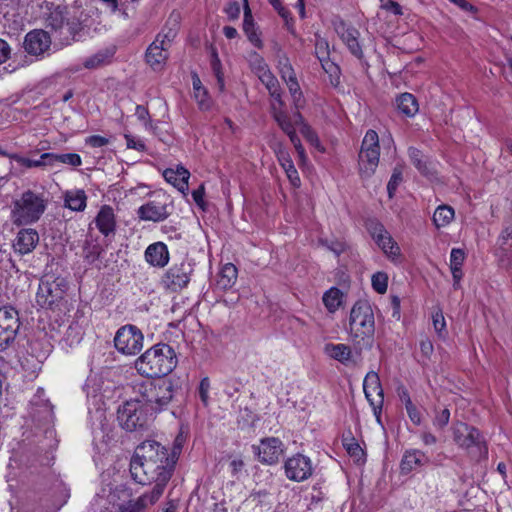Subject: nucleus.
I'll use <instances>...</instances> for the list:
<instances>
[{
	"label": "nucleus",
	"mask_w": 512,
	"mask_h": 512,
	"mask_svg": "<svg viewBox=\"0 0 512 512\" xmlns=\"http://www.w3.org/2000/svg\"><path fill=\"white\" fill-rule=\"evenodd\" d=\"M285 83L292 95L294 105L297 108L301 107L303 104V96H302V92H301L300 86L298 84L297 78L294 77L292 79H289V80L285 81Z\"/></svg>",
	"instance_id": "de8ad7c7"
},
{
	"label": "nucleus",
	"mask_w": 512,
	"mask_h": 512,
	"mask_svg": "<svg viewBox=\"0 0 512 512\" xmlns=\"http://www.w3.org/2000/svg\"><path fill=\"white\" fill-rule=\"evenodd\" d=\"M372 287L379 294H384L388 287V276L384 272H377L372 276Z\"/></svg>",
	"instance_id": "09e8293b"
},
{
	"label": "nucleus",
	"mask_w": 512,
	"mask_h": 512,
	"mask_svg": "<svg viewBox=\"0 0 512 512\" xmlns=\"http://www.w3.org/2000/svg\"><path fill=\"white\" fill-rule=\"evenodd\" d=\"M157 468L153 457L146 459L138 454L132 456L130 461V473L133 480L141 485H146L152 480L156 482Z\"/></svg>",
	"instance_id": "f8f14e48"
},
{
	"label": "nucleus",
	"mask_w": 512,
	"mask_h": 512,
	"mask_svg": "<svg viewBox=\"0 0 512 512\" xmlns=\"http://www.w3.org/2000/svg\"><path fill=\"white\" fill-rule=\"evenodd\" d=\"M300 132L311 145H313L317 148L320 147V142H319V138H318L317 134L314 132V130L308 124L302 123Z\"/></svg>",
	"instance_id": "4d7b16f0"
},
{
	"label": "nucleus",
	"mask_w": 512,
	"mask_h": 512,
	"mask_svg": "<svg viewBox=\"0 0 512 512\" xmlns=\"http://www.w3.org/2000/svg\"><path fill=\"white\" fill-rule=\"evenodd\" d=\"M85 143L93 148H100L109 143V140L100 135H92L85 139Z\"/></svg>",
	"instance_id": "338daca9"
},
{
	"label": "nucleus",
	"mask_w": 512,
	"mask_h": 512,
	"mask_svg": "<svg viewBox=\"0 0 512 512\" xmlns=\"http://www.w3.org/2000/svg\"><path fill=\"white\" fill-rule=\"evenodd\" d=\"M149 409L134 398L127 400L117 410L119 425L128 432H143L149 429L152 418Z\"/></svg>",
	"instance_id": "39448f33"
},
{
	"label": "nucleus",
	"mask_w": 512,
	"mask_h": 512,
	"mask_svg": "<svg viewBox=\"0 0 512 512\" xmlns=\"http://www.w3.org/2000/svg\"><path fill=\"white\" fill-rule=\"evenodd\" d=\"M250 66H251L252 71L257 76L262 74L263 71L268 70V66L265 63L264 59L256 52H254L251 55Z\"/></svg>",
	"instance_id": "5fc2aeb1"
},
{
	"label": "nucleus",
	"mask_w": 512,
	"mask_h": 512,
	"mask_svg": "<svg viewBox=\"0 0 512 512\" xmlns=\"http://www.w3.org/2000/svg\"><path fill=\"white\" fill-rule=\"evenodd\" d=\"M325 351L329 356L341 363H345L351 358V348L346 344H327Z\"/></svg>",
	"instance_id": "c9c22d12"
},
{
	"label": "nucleus",
	"mask_w": 512,
	"mask_h": 512,
	"mask_svg": "<svg viewBox=\"0 0 512 512\" xmlns=\"http://www.w3.org/2000/svg\"><path fill=\"white\" fill-rule=\"evenodd\" d=\"M380 151H359L358 166L362 178H370L379 164Z\"/></svg>",
	"instance_id": "412c9836"
},
{
	"label": "nucleus",
	"mask_w": 512,
	"mask_h": 512,
	"mask_svg": "<svg viewBox=\"0 0 512 512\" xmlns=\"http://www.w3.org/2000/svg\"><path fill=\"white\" fill-rule=\"evenodd\" d=\"M380 151L379 137L375 130H368L362 140L360 151Z\"/></svg>",
	"instance_id": "37998d69"
},
{
	"label": "nucleus",
	"mask_w": 512,
	"mask_h": 512,
	"mask_svg": "<svg viewBox=\"0 0 512 512\" xmlns=\"http://www.w3.org/2000/svg\"><path fill=\"white\" fill-rule=\"evenodd\" d=\"M135 400L143 403L149 412L161 410L168 405L173 397V385L166 379L146 380L135 383L133 386Z\"/></svg>",
	"instance_id": "20e7f679"
},
{
	"label": "nucleus",
	"mask_w": 512,
	"mask_h": 512,
	"mask_svg": "<svg viewBox=\"0 0 512 512\" xmlns=\"http://www.w3.org/2000/svg\"><path fill=\"white\" fill-rule=\"evenodd\" d=\"M283 450H257L256 455L260 462L266 465H275L279 462Z\"/></svg>",
	"instance_id": "c03bdc74"
},
{
	"label": "nucleus",
	"mask_w": 512,
	"mask_h": 512,
	"mask_svg": "<svg viewBox=\"0 0 512 512\" xmlns=\"http://www.w3.org/2000/svg\"><path fill=\"white\" fill-rule=\"evenodd\" d=\"M279 160H280L281 166L285 170L287 178L289 179V181L292 184V186L295 187V188L300 187L301 180H300V177H299V173H298L297 169L295 168V166H294L292 160L290 159V157L287 154L286 155L283 154L279 158Z\"/></svg>",
	"instance_id": "58836bf2"
},
{
	"label": "nucleus",
	"mask_w": 512,
	"mask_h": 512,
	"mask_svg": "<svg viewBox=\"0 0 512 512\" xmlns=\"http://www.w3.org/2000/svg\"><path fill=\"white\" fill-rule=\"evenodd\" d=\"M189 439V427L186 425H181L178 433L176 434L173 442L172 448H183L185 445H188Z\"/></svg>",
	"instance_id": "864d4df0"
},
{
	"label": "nucleus",
	"mask_w": 512,
	"mask_h": 512,
	"mask_svg": "<svg viewBox=\"0 0 512 512\" xmlns=\"http://www.w3.org/2000/svg\"><path fill=\"white\" fill-rule=\"evenodd\" d=\"M375 333V318L368 301H357L350 312L349 335L354 349L360 353L373 345Z\"/></svg>",
	"instance_id": "f03ea898"
},
{
	"label": "nucleus",
	"mask_w": 512,
	"mask_h": 512,
	"mask_svg": "<svg viewBox=\"0 0 512 512\" xmlns=\"http://www.w3.org/2000/svg\"><path fill=\"white\" fill-rule=\"evenodd\" d=\"M366 229L368 230L371 237L375 240V242L381 241L384 234L388 232L383 224L375 219H369L366 221Z\"/></svg>",
	"instance_id": "a18cd8bd"
},
{
	"label": "nucleus",
	"mask_w": 512,
	"mask_h": 512,
	"mask_svg": "<svg viewBox=\"0 0 512 512\" xmlns=\"http://www.w3.org/2000/svg\"><path fill=\"white\" fill-rule=\"evenodd\" d=\"M39 242V235L34 229H22L18 232L13 244L15 252L25 255L32 252Z\"/></svg>",
	"instance_id": "6ab92c4d"
},
{
	"label": "nucleus",
	"mask_w": 512,
	"mask_h": 512,
	"mask_svg": "<svg viewBox=\"0 0 512 512\" xmlns=\"http://www.w3.org/2000/svg\"><path fill=\"white\" fill-rule=\"evenodd\" d=\"M435 417L433 420V423L436 427L439 429L444 428L448 423L450 419V411L447 408H444L442 410H435Z\"/></svg>",
	"instance_id": "bf43d9fd"
},
{
	"label": "nucleus",
	"mask_w": 512,
	"mask_h": 512,
	"mask_svg": "<svg viewBox=\"0 0 512 512\" xmlns=\"http://www.w3.org/2000/svg\"><path fill=\"white\" fill-rule=\"evenodd\" d=\"M114 346L124 355H136L143 348V334L134 325L122 326L116 332Z\"/></svg>",
	"instance_id": "1a4fd4ad"
},
{
	"label": "nucleus",
	"mask_w": 512,
	"mask_h": 512,
	"mask_svg": "<svg viewBox=\"0 0 512 512\" xmlns=\"http://www.w3.org/2000/svg\"><path fill=\"white\" fill-rule=\"evenodd\" d=\"M466 255L464 250L460 248H453L450 254V267H462Z\"/></svg>",
	"instance_id": "680f3d73"
},
{
	"label": "nucleus",
	"mask_w": 512,
	"mask_h": 512,
	"mask_svg": "<svg viewBox=\"0 0 512 512\" xmlns=\"http://www.w3.org/2000/svg\"><path fill=\"white\" fill-rule=\"evenodd\" d=\"M11 160H14L19 165L30 169V168H38V167H45V166H51V161L49 159L42 158V155L37 160H32L26 157H23L17 153H13L10 156Z\"/></svg>",
	"instance_id": "79ce46f5"
},
{
	"label": "nucleus",
	"mask_w": 512,
	"mask_h": 512,
	"mask_svg": "<svg viewBox=\"0 0 512 512\" xmlns=\"http://www.w3.org/2000/svg\"><path fill=\"white\" fill-rule=\"evenodd\" d=\"M398 111L405 117H414L419 111V104L416 97L408 92L400 94L396 98Z\"/></svg>",
	"instance_id": "c756f323"
},
{
	"label": "nucleus",
	"mask_w": 512,
	"mask_h": 512,
	"mask_svg": "<svg viewBox=\"0 0 512 512\" xmlns=\"http://www.w3.org/2000/svg\"><path fill=\"white\" fill-rule=\"evenodd\" d=\"M271 110L274 120L277 122V124L283 130V132L288 133L294 129L290 117L284 111V109H278L275 104H272Z\"/></svg>",
	"instance_id": "a19ab883"
},
{
	"label": "nucleus",
	"mask_w": 512,
	"mask_h": 512,
	"mask_svg": "<svg viewBox=\"0 0 512 512\" xmlns=\"http://www.w3.org/2000/svg\"><path fill=\"white\" fill-rule=\"evenodd\" d=\"M279 72L281 74V78L284 81L296 77L295 72L287 58H284L279 61Z\"/></svg>",
	"instance_id": "13d9d810"
},
{
	"label": "nucleus",
	"mask_w": 512,
	"mask_h": 512,
	"mask_svg": "<svg viewBox=\"0 0 512 512\" xmlns=\"http://www.w3.org/2000/svg\"><path fill=\"white\" fill-rule=\"evenodd\" d=\"M146 261L158 268L166 266L169 262V251L163 242L150 244L145 250Z\"/></svg>",
	"instance_id": "aec40b11"
},
{
	"label": "nucleus",
	"mask_w": 512,
	"mask_h": 512,
	"mask_svg": "<svg viewBox=\"0 0 512 512\" xmlns=\"http://www.w3.org/2000/svg\"><path fill=\"white\" fill-rule=\"evenodd\" d=\"M42 158L49 159L51 166L56 162L67 164L73 167H78L82 164L80 155L76 153L56 154V153H43Z\"/></svg>",
	"instance_id": "72a5a7b5"
},
{
	"label": "nucleus",
	"mask_w": 512,
	"mask_h": 512,
	"mask_svg": "<svg viewBox=\"0 0 512 512\" xmlns=\"http://www.w3.org/2000/svg\"><path fill=\"white\" fill-rule=\"evenodd\" d=\"M165 180L177 188L181 193L185 194L188 191V180L190 172L183 166H178L176 169L167 168L163 172Z\"/></svg>",
	"instance_id": "5701e85b"
},
{
	"label": "nucleus",
	"mask_w": 512,
	"mask_h": 512,
	"mask_svg": "<svg viewBox=\"0 0 512 512\" xmlns=\"http://www.w3.org/2000/svg\"><path fill=\"white\" fill-rule=\"evenodd\" d=\"M167 47L153 42L146 51V61L152 67L153 70H160L165 64L168 55Z\"/></svg>",
	"instance_id": "a878e982"
},
{
	"label": "nucleus",
	"mask_w": 512,
	"mask_h": 512,
	"mask_svg": "<svg viewBox=\"0 0 512 512\" xmlns=\"http://www.w3.org/2000/svg\"><path fill=\"white\" fill-rule=\"evenodd\" d=\"M67 288L66 279L46 275L40 280L36 293V303L41 308L54 309L63 300Z\"/></svg>",
	"instance_id": "6e6552de"
},
{
	"label": "nucleus",
	"mask_w": 512,
	"mask_h": 512,
	"mask_svg": "<svg viewBox=\"0 0 512 512\" xmlns=\"http://www.w3.org/2000/svg\"><path fill=\"white\" fill-rule=\"evenodd\" d=\"M428 462L427 456L422 450H406L400 463L402 474H409L418 466H422Z\"/></svg>",
	"instance_id": "393cba45"
},
{
	"label": "nucleus",
	"mask_w": 512,
	"mask_h": 512,
	"mask_svg": "<svg viewBox=\"0 0 512 512\" xmlns=\"http://www.w3.org/2000/svg\"><path fill=\"white\" fill-rule=\"evenodd\" d=\"M224 12L229 20H236L240 15V4L237 1L230 2L225 7Z\"/></svg>",
	"instance_id": "69168bd1"
},
{
	"label": "nucleus",
	"mask_w": 512,
	"mask_h": 512,
	"mask_svg": "<svg viewBox=\"0 0 512 512\" xmlns=\"http://www.w3.org/2000/svg\"><path fill=\"white\" fill-rule=\"evenodd\" d=\"M87 196L83 190L68 191L65 194V204L73 211H83L86 207Z\"/></svg>",
	"instance_id": "f704fd0d"
},
{
	"label": "nucleus",
	"mask_w": 512,
	"mask_h": 512,
	"mask_svg": "<svg viewBox=\"0 0 512 512\" xmlns=\"http://www.w3.org/2000/svg\"><path fill=\"white\" fill-rule=\"evenodd\" d=\"M259 80L262 84L265 85L269 92H275V89L279 87V82L277 78L272 74V72L268 69L267 71H263L262 74L258 75Z\"/></svg>",
	"instance_id": "3c124183"
},
{
	"label": "nucleus",
	"mask_w": 512,
	"mask_h": 512,
	"mask_svg": "<svg viewBox=\"0 0 512 512\" xmlns=\"http://www.w3.org/2000/svg\"><path fill=\"white\" fill-rule=\"evenodd\" d=\"M243 31L246 34L248 40L255 47H257L258 49H261L263 47V42L255 26V22L248 4V0H244Z\"/></svg>",
	"instance_id": "b1692460"
},
{
	"label": "nucleus",
	"mask_w": 512,
	"mask_h": 512,
	"mask_svg": "<svg viewBox=\"0 0 512 512\" xmlns=\"http://www.w3.org/2000/svg\"><path fill=\"white\" fill-rule=\"evenodd\" d=\"M193 267L188 261L173 264L161 279L162 286L171 292H179L190 282Z\"/></svg>",
	"instance_id": "9d476101"
},
{
	"label": "nucleus",
	"mask_w": 512,
	"mask_h": 512,
	"mask_svg": "<svg viewBox=\"0 0 512 512\" xmlns=\"http://www.w3.org/2000/svg\"><path fill=\"white\" fill-rule=\"evenodd\" d=\"M169 206L167 199L156 198L140 206L137 214L141 220L161 222L170 216Z\"/></svg>",
	"instance_id": "f3484780"
},
{
	"label": "nucleus",
	"mask_w": 512,
	"mask_h": 512,
	"mask_svg": "<svg viewBox=\"0 0 512 512\" xmlns=\"http://www.w3.org/2000/svg\"><path fill=\"white\" fill-rule=\"evenodd\" d=\"M319 244L332 251L337 256L346 250V244L339 240L328 241L327 239H320Z\"/></svg>",
	"instance_id": "603ef678"
},
{
	"label": "nucleus",
	"mask_w": 512,
	"mask_h": 512,
	"mask_svg": "<svg viewBox=\"0 0 512 512\" xmlns=\"http://www.w3.org/2000/svg\"><path fill=\"white\" fill-rule=\"evenodd\" d=\"M402 182V172L400 169L395 168L391 178L387 184V191L390 198L393 197L394 193L396 192L399 184Z\"/></svg>",
	"instance_id": "6e6d98bb"
},
{
	"label": "nucleus",
	"mask_w": 512,
	"mask_h": 512,
	"mask_svg": "<svg viewBox=\"0 0 512 512\" xmlns=\"http://www.w3.org/2000/svg\"><path fill=\"white\" fill-rule=\"evenodd\" d=\"M44 397L45 390L43 388H38L36 395L32 400V404L37 406H43L46 415L51 416L53 412V406L51 405L50 401L48 399H44Z\"/></svg>",
	"instance_id": "8fccbe9b"
},
{
	"label": "nucleus",
	"mask_w": 512,
	"mask_h": 512,
	"mask_svg": "<svg viewBox=\"0 0 512 512\" xmlns=\"http://www.w3.org/2000/svg\"><path fill=\"white\" fill-rule=\"evenodd\" d=\"M363 390L375 416L379 419L384 403V391L376 372L367 373L363 381Z\"/></svg>",
	"instance_id": "ddd939ff"
},
{
	"label": "nucleus",
	"mask_w": 512,
	"mask_h": 512,
	"mask_svg": "<svg viewBox=\"0 0 512 512\" xmlns=\"http://www.w3.org/2000/svg\"><path fill=\"white\" fill-rule=\"evenodd\" d=\"M181 450H155V455L152 456L157 468L156 484L152 488V501L159 500L162 496L166 484L170 480L175 465L179 459Z\"/></svg>",
	"instance_id": "0eeeda50"
},
{
	"label": "nucleus",
	"mask_w": 512,
	"mask_h": 512,
	"mask_svg": "<svg viewBox=\"0 0 512 512\" xmlns=\"http://www.w3.org/2000/svg\"><path fill=\"white\" fill-rule=\"evenodd\" d=\"M432 319H433V326H434L435 331L438 334H441L445 330V327H446V322H445L443 313L441 311L436 312L435 314H433Z\"/></svg>",
	"instance_id": "774afa93"
},
{
	"label": "nucleus",
	"mask_w": 512,
	"mask_h": 512,
	"mask_svg": "<svg viewBox=\"0 0 512 512\" xmlns=\"http://www.w3.org/2000/svg\"><path fill=\"white\" fill-rule=\"evenodd\" d=\"M18 329V312L12 307L0 308V351L14 341Z\"/></svg>",
	"instance_id": "9b49d317"
},
{
	"label": "nucleus",
	"mask_w": 512,
	"mask_h": 512,
	"mask_svg": "<svg viewBox=\"0 0 512 512\" xmlns=\"http://www.w3.org/2000/svg\"><path fill=\"white\" fill-rule=\"evenodd\" d=\"M45 209L46 200L43 196L28 190L21 195L20 199L13 202V223L17 226L34 223L39 220Z\"/></svg>",
	"instance_id": "423d86ee"
},
{
	"label": "nucleus",
	"mask_w": 512,
	"mask_h": 512,
	"mask_svg": "<svg viewBox=\"0 0 512 512\" xmlns=\"http://www.w3.org/2000/svg\"><path fill=\"white\" fill-rule=\"evenodd\" d=\"M209 390H210V381L208 377L203 378L199 384V397L204 404V406H208L209 403Z\"/></svg>",
	"instance_id": "e2e57ef3"
},
{
	"label": "nucleus",
	"mask_w": 512,
	"mask_h": 512,
	"mask_svg": "<svg viewBox=\"0 0 512 512\" xmlns=\"http://www.w3.org/2000/svg\"><path fill=\"white\" fill-rule=\"evenodd\" d=\"M102 248L99 244L92 241H86L83 247L84 258L89 262L93 263L100 257Z\"/></svg>",
	"instance_id": "49530a36"
},
{
	"label": "nucleus",
	"mask_w": 512,
	"mask_h": 512,
	"mask_svg": "<svg viewBox=\"0 0 512 512\" xmlns=\"http://www.w3.org/2000/svg\"><path fill=\"white\" fill-rule=\"evenodd\" d=\"M315 54L317 58L323 62L328 58V42L323 38H318L315 43Z\"/></svg>",
	"instance_id": "052dcab7"
},
{
	"label": "nucleus",
	"mask_w": 512,
	"mask_h": 512,
	"mask_svg": "<svg viewBox=\"0 0 512 512\" xmlns=\"http://www.w3.org/2000/svg\"><path fill=\"white\" fill-rule=\"evenodd\" d=\"M177 366L174 349L165 343H159L146 350L135 362L137 371L148 378L163 376L171 373Z\"/></svg>",
	"instance_id": "7ed1b4c3"
},
{
	"label": "nucleus",
	"mask_w": 512,
	"mask_h": 512,
	"mask_svg": "<svg viewBox=\"0 0 512 512\" xmlns=\"http://www.w3.org/2000/svg\"><path fill=\"white\" fill-rule=\"evenodd\" d=\"M237 274L238 270L234 264H225L218 275L217 286L223 290L231 288L236 283Z\"/></svg>",
	"instance_id": "2f4dec72"
},
{
	"label": "nucleus",
	"mask_w": 512,
	"mask_h": 512,
	"mask_svg": "<svg viewBox=\"0 0 512 512\" xmlns=\"http://www.w3.org/2000/svg\"><path fill=\"white\" fill-rule=\"evenodd\" d=\"M343 293L336 287L330 288L323 295V303L327 310L334 313L342 304Z\"/></svg>",
	"instance_id": "e433bc0d"
},
{
	"label": "nucleus",
	"mask_w": 512,
	"mask_h": 512,
	"mask_svg": "<svg viewBox=\"0 0 512 512\" xmlns=\"http://www.w3.org/2000/svg\"><path fill=\"white\" fill-rule=\"evenodd\" d=\"M179 19V14L172 13L167 20L166 26L164 27L162 32H160L157 35L154 41L169 48L172 41L177 35L179 28Z\"/></svg>",
	"instance_id": "bb28decb"
},
{
	"label": "nucleus",
	"mask_w": 512,
	"mask_h": 512,
	"mask_svg": "<svg viewBox=\"0 0 512 512\" xmlns=\"http://www.w3.org/2000/svg\"><path fill=\"white\" fill-rule=\"evenodd\" d=\"M40 10L46 28H49L63 45L75 41L83 27L79 18L71 14L67 6L43 1Z\"/></svg>",
	"instance_id": "f257e3e1"
},
{
	"label": "nucleus",
	"mask_w": 512,
	"mask_h": 512,
	"mask_svg": "<svg viewBox=\"0 0 512 512\" xmlns=\"http://www.w3.org/2000/svg\"><path fill=\"white\" fill-rule=\"evenodd\" d=\"M95 224L104 236L114 235L116 220L113 208L109 205L102 206L95 218Z\"/></svg>",
	"instance_id": "4be33fe9"
},
{
	"label": "nucleus",
	"mask_w": 512,
	"mask_h": 512,
	"mask_svg": "<svg viewBox=\"0 0 512 512\" xmlns=\"http://www.w3.org/2000/svg\"><path fill=\"white\" fill-rule=\"evenodd\" d=\"M226 388L224 390V393L229 397L233 398L235 395H237L240 392V389L242 387V382L238 379L229 380L226 382Z\"/></svg>",
	"instance_id": "0e129e2a"
},
{
	"label": "nucleus",
	"mask_w": 512,
	"mask_h": 512,
	"mask_svg": "<svg viewBox=\"0 0 512 512\" xmlns=\"http://www.w3.org/2000/svg\"><path fill=\"white\" fill-rule=\"evenodd\" d=\"M192 84L194 91V98L201 110H209L212 105L211 98L208 95V91L202 85L199 76L196 73L192 74Z\"/></svg>",
	"instance_id": "7c9ffc66"
},
{
	"label": "nucleus",
	"mask_w": 512,
	"mask_h": 512,
	"mask_svg": "<svg viewBox=\"0 0 512 512\" xmlns=\"http://www.w3.org/2000/svg\"><path fill=\"white\" fill-rule=\"evenodd\" d=\"M23 45L28 54L42 55L51 46L50 34L43 29H34L26 34Z\"/></svg>",
	"instance_id": "a211bd4d"
},
{
	"label": "nucleus",
	"mask_w": 512,
	"mask_h": 512,
	"mask_svg": "<svg viewBox=\"0 0 512 512\" xmlns=\"http://www.w3.org/2000/svg\"><path fill=\"white\" fill-rule=\"evenodd\" d=\"M376 243L388 258L394 260L400 256V247L391 237L389 232L384 234L382 240L377 241Z\"/></svg>",
	"instance_id": "4c0bfd02"
},
{
	"label": "nucleus",
	"mask_w": 512,
	"mask_h": 512,
	"mask_svg": "<svg viewBox=\"0 0 512 512\" xmlns=\"http://www.w3.org/2000/svg\"><path fill=\"white\" fill-rule=\"evenodd\" d=\"M408 154L412 164L421 174L428 175L431 173L426 156L419 149L411 147Z\"/></svg>",
	"instance_id": "ea45409f"
},
{
	"label": "nucleus",
	"mask_w": 512,
	"mask_h": 512,
	"mask_svg": "<svg viewBox=\"0 0 512 512\" xmlns=\"http://www.w3.org/2000/svg\"><path fill=\"white\" fill-rule=\"evenodd\" d=\"M455 217L454 209L447 205L442 204L438 206L433 214V223L437 228L446 227Z\"/></svg>",
	"instance_id": "473e14b6"
},
{
	"label": "nucleus",
	"mask_w": 512,
	"mask_h": 512,
	"mask_svg": "<svg viewBox=\"0 0 512 512\" xmlns=\"http://www.w3.org/2000/svg\"><path fill=\"white\" fill-rule=\"evenodd\" d=\"M151 496L152 491L141 495L136 500H129L118 504L116 512H144L148 505H153L158 501H152Z\"/></svg>",
	"instance_id": "cd10ccee"
},
{
	"label": "nucleus",
	"mask_w": 512,
	"mask_h": 512,
	"mask_svg": "<svg viewBox=\"0 0 512 512\" xmlns=\"http://www.w3.org/2000/svg\"><path fill=\"white\" fill-rule=\"evenodd\" d=\"M453 435L456 444L463 448H481L487 446L484 436L477 428L462 422H458L454 425Z\"/></svg>",
	"instance_id": "4468645a"
},
{
	"label": "nucleus",
	"mask_w": 512,
	"mask_h": 512,
	"mask_svg": "<svg viewBox=\"0 0 512 512\" xmlns=\"http://www.w3.org/2000/svg\"><path fill=\"white\" fill-rule=\"evenodd\" d=\"M284 468L287 478L296 482L308 479L313 472L310 458L301 453L288 458Z\"/></svg>",
	"instance_id": "2eb2a0df"
},
{
	"label": "nucleus",
	"mask_w": 512,
	"mask_h": 512,
	"mask_svg": "<svg viewBox=\"0 0 512 512\" xmlns=\"http://www.w3.org/2000/svg\"><path fill=\"white\" fill-rule=\"evenodd\" d=\"M115 55V47H107L99 50L92 56L88 57L83 66L86 69H97L102 66L108 65L112 62V59Z\"/></svg>",
	"instance_id": "c85d7f7f"
},
{
	"label": "nucleus",
	"mask_w": 512,
	"mask_h": 512,
	"mask_svg": "<svg viewBox=\"0 0 512 512\" xmlns=\"http://www.w3.org/2000/svg\"><path fill=\"white\" fill-rule=\"evenodd\" d=\"M337 35L344 42L352 55L358 59L363 58L362 46L359 42L360 32L357 28L348 25L345 21L339 20L334 24Z\"/></svg>",
	"instance_id": "dca6fc26"
}]
</instances>
